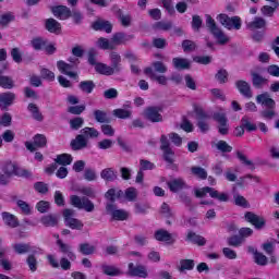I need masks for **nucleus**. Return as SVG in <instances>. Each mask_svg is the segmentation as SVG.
Here are the masks:
<instances>
[{
  "label": "nucleus",
  "mask_w": 279,
  "mask_h": 279,
  "mask_svg": "<svg viewBox=\"0 0 279 279\" xmlns=\"http://www.w3.org/2000/svg\"><path fill=\"white\" fill-rule=\"evenodd\" d=\"M205 19H206L205 23L208 32H210L214 35L216 40H218L219 45H226L227 43H230V38L226 36V33H223L221 28H219V26L217 25V22H215V19H213L210 14H206Z\"/></svg>",
  "instance_id": "nucleus-1"
},
{
  "label": "nucleus",
  "mask_w": 279,
  "mask_h": 279,
  "mask_svg": "<svg viewBox=\"0 0 279 279\" xmlns=\"http://www.w3.org/2000/svg\"><path fill=\"white\" fill-rule=\"evenodd\" d=\"M70 204L78 210H85V213H95V203H93V201L86 196L80 197L77 195H72L70 196Z\"/></svg>",
  "instance_id": "nucleus-2"
},
{
  "label": "nucleus",
  "mask_w": 279,
  "mask_h": 279,
  "mask_svg": "<svg viewBox=\"0 0 279 279\" xmlns=\"http://www.w3.org/2000/svg\"><path fill=\"white\" fill-rule=\"evenodd\" d=\"M2 171L5 175L12 178V175H16L17 178H32V172L26 169H22L12 161H7L2 166Z\"/></svg>",
  "instance_id": "nucleus-3"
},
{
  "label": "nucleus",
  "mask_w": 279,
  "mask_h": 279,
  "mask_svg": "<svg viewBox=\"0 0 279 279\" xmlns=\"http://www.w3.org/2000/svg\"><path fill=\"white\" fill-rule=\"evenodd\" d=\"M213 119L218 123L217 130L221 136L230 134V123H228V116L223 111H216L213 113Z\"/></svg>",
  "instance_id": "nucleus-4"
},
{
  "label": "nucleus",
  "mask_w": 279,
  "mask_h": 279,
  "mask_svg": "<svg viewBox=\"0 0 279 279\" xmlns=\"http://www.w3.org/2000/svg\"><path fill=\"white\" fill-rule=\"evenodd\" d=\"M160 149L163 154V160L168 165H173V162H175V151L171 148V142H169L167 135L160 136Z\"/></svg>",
  "instance_id": "nucleus-5"
},
{
  "label": "nucleus",
  "mask_w": 279,
  "mask_h": 279,
  "mask_svg": "<svg viewBox=\"0 0 279 279\" xmlns=\"http://www.w3.org/2000/svg\"><path fill=\"white\" fill-rule=\"evenodd\" d=\"M195 195L196 197H206V195H209L211 199H218V202H228V194L221 193L210 186H205L201 190H196Z\"/></svg>",
  "instance_id": "nucleus-6"
},
{
  "label": "nucleus",
  "mask_w": 279,
  "mask_h": 279,
  "mask_svg": "<svg viewBox=\"0 0 279 279\" xmlns=\"http://www.w3.org/2000/svg\"><path fill=\"white\" fill-rule=\"evenodd\" d=\"M217 21L221 24L222 27L226 29H241L242 22L241 17L239 16H228V14L220 13L217 16Z\"/></svg>",
  "instance_id": "nucleus-7"
},
{
  "label": "nucleus",
  "mask_w": 279,
  "mask_h": 279,
  "mask_svg": "<svg viewBox=\"0 0 279 279\" xmlns=\"http://www.w3.org/2000/svg\"><path fill=\"white\" fill-rule=\"evenodd\" d=\"M75 215V210L73 209H64L63 210V219L66 228L71 230H84V222L77 218H73Z\"/></svg>",
  "instance_id": "nucleus-8"
},
{
  "label": "nucleus",
  "mask_w": 279,
  "mask_h": 279,
  "mask_svg": "<svg viewBox=\"0 0 279 279\" xmlns=\"http://www.w3.org/2000/svg\"><path fill=\"white\" fill-rule=\"evenodd\" d=\"M195 114H196V125L201 130L202 134H206L210 131V124H208V119H210V116L204 111L202 108H195Z\"/></svg>",
  "instance_id": "nucleus-9"
},
{
  "label": "nucleus",
  "mask_w": 279,
  "mask_h": 279,
  "mask_svg": "<svg viewBox=\"0 0 279 279\" xmlns=\"http://www.w3.org/2000/svg\"><path fill=\"white\" fill-rule=\"evenodd\" d=\"M244 219L245 221H247V223H251V226H254L255 230H263V228L267 226V220H265V217L258 216L252 211H247L244 215Z\"/></svg>",
  "instance_id": "nucleus-10"
},
{
  "label": "nucleus",
  "mask_w": 279,
  "mask_h": 279,
  "mask_svg": "<svg viewBox=\"0 0 279 279\" xmlns=\"http://www.w3.org/2000/svg\"><path fill=\"white\" fill-rule=\"evenodd\" d=\"M107 215H111L116 221H125L128 219V211L124 209H117V205L113 203H107L106 205Z\"/></svg>",
  "instance_id": "nucleus-11"
},
{
  "label": "nucleus",
  "mask_w": 279,
  "mask_h": 279,
  "mask_svg": "<svg viewBox=\"0 0 279 279\" xmlns=\"http://www.w3.org/2000/svg\"><path fill=\"white\" fill-rule=\"evenodd\" d=\"M25 147L28 151H36V148L38 147L39 149H43V147H47V136L44 134H36L33 137V143L32 142H25Z\"/></svg>",
  "instance_id": "nucleus-12"
},
{
  "label": "nucleus",
  "mask_w": 279,
  "mask_h": 279,
  "mask_svg": "<svg viewBox=\"0 0 279 279\" xmlns=\"http://www.w3.org/2000/svg\"><path fill=\"white\" fill-rule=\"evenodd\" d=\"M57 68L63 75H68V77H72L73 80H77L78 75L75 72L76 65L73 63H66L63 60L57 62Z\"/></svg>",
  "instance_id": "nucleus-13"
},
{
  "label": "nucleus",
  "mask_w": 279,
  "mask_h": 279,
  "mask_svg": "<svg viewBox=\"0 0 279 279\" xmlns=\"http://www.w3.org/2000/svg\"><path fill=\"white\" fill-rule=\"evenodd\" d=\"M160 110V107H148L144 110V118L150 123H162Z\"/></svg>",
  "instance_id": "nucleus-14"
},
{
  "label": "nucleus",
  "mask_w": 279,
  "mask_h": 279,
  "mask_svg": "<svg viewBox=\"0 0 279 279\" xmlns=\"http://www.w3.org/2000/svg\"><path fill=\"white\" fill-rule=\"evenodd\" d=\"M260 73H263V68H254L251 70L252 85L254 88H263V86L269 82L267 78L260 75Z\"/></svg>",
  "instance_id": "nucleus-15"
},
{
  "label": "nucleus",
  "mask_w": 279,
  "mask_h": 279,
  "mask_svg": "<svg viewBox=\"0 0 279 279\" xmlns=\"http://www.w3.org/2000/svg\"><path fill=\"white\" fill-rule=\"evenodd\" d=\"M235 88L239 90L240 95L246 99H252V97H254V94L252 93V85H250L247 81H235Z\"/></svg>",
  "instance_id": "nucleus-16"
},
{
  "label": "nucleus",
  "mask_w": 279,
  "mask_h": 279,
  "mask_svg": "<svg viewBox=\"0 0 279 279\" xmlns=\"http://www.w3.org/2000/svg\"><path fill=\"white\" fill-rule=\"evenodd\" d=\"M129 276L132 278H147V268L143 265H134V263L129 264V270H128Z\"/></svg>",
  "instance_id": "nucleus-17"
},
{
  "label": "nucleus",
  "mask_w": 279,
  "mask_h": 279,
  "mask_svg": "<svg viewBox=\"0 0 279 279\" xmlns=\"http://www.w3.org/2000/svg\"><path fill=\"white\" fill-rule=\"evenodd\" d=\"M51 12L56 19H60V21H66V19H71V9L66 5H57L51 8Z\"/></svg>",
  "instance_id": "nucleus-18"
},
{
  "label": "nucleus",
  "mask_w": 279,
  "mask_h": 279,
  "mask_svg": "<svg viewBox=\"0 0 279 279\" xmlns=\"http://www.w3.org/2000/svg\"><path fill=\"white\" fill-rule=\"evenodd\" d=\"M14 99H16V94L12 92L0 94V110H8L14 104Z\"/></svg>",
  "instance_id": "nucleus-19"
},
{
  "label": "nucleus",
  "mask_w": 279,
  "mask_h": 279,
  "mask_svg": "<svg viewBox=\"0 0 279 279\" xmlns=\"http://www.w3.org/2000/svg\"><path fill=\"white\" fill-rule=\"evenodd\" d=\"M256 102L265 106L266 109H276V100L271 98L269 93L265 92L256 96Z\"/></svg>",
  "instance_id": "nucleus-20"
},
{
  "label": "nucleus",
  "mask_w": 279,
  "mask_h": 279,
  "mask_svg": "<svg viewBox=\"0 0 279 279\" xmlns=\"http://www.w3.org/2000/svg\"><path fill=\"white\" fill-rule=\"evenodd\" d=\"M256 102L265 106L266 109H276V100L271 98L269 93L265 92L256 96Z\"/></svg>",
  "instance_id": "nucleus-21"
},
{
  "label": "nucleus",
  "mask_w": 279,
  "mask_h": 279,
  "mask_svg": "<svg viewBox=\"0 0 279 279\" xmlns=\"http://www.w3.org/2000/svg\"><path fill=\"white\" fill-rule=\"evenodd\" d=\"M111 40L114 47H119V45H128L130 40H134V35H128L123 32H119L112 35Z\"/></svg>",
  "instance_id": "nucleus-22"
},
{
  "label": "nucleus",
  "mask_w": 279,
  "mask_h": 279,
  "mask_svg": "<svg viewBox=\"0 0 279 279\" xmlns=\"http://www.w3.org/2000/svg\"><path fill=\"white\" fill-rule=\"evenodd\" d=\"M267 27V20L260 16H255L253 21L246 23V29L256 32V29H265Z\"/></svg>",
  "instance_id": "nucleus-23"
},
{
  "label": "nucleus",
  "mask_w": 279,
  "mask_h": 279,
  "mask_svg": "<svg viewBox=\"0 0 279 279\" xmlns=\"http://www.w3.org/2000/svg\"><path fill=\"white\" fill-rule=\"evenodd\" d=\"M57 245L59 247V252L68 256L69 260H76L77 256L73 253V247L71 245L63 243L60 239L57 240Z\"/></svg>",
  "instance_id": "nucleus-24"
},
{
  "label": "nucleus",
  "mask_w": 279,
  "mask_h": 279,
  "mask_svg": "<svg viewBox=\"0 0 279 279\" xmlns=\"http://www.w3.org/2000/svg\"><path fill=\"white\" fill-rule=\"evenodd\" d=\"M40 223L45 226V228H56L60 223V216L57 214H48L40 218Z\"/></svg>",
  "instance_id": "nucleus-25"
},
{
  "label": "nucleus",
  "mask_w": 279,
  "mask_h": 279,
  "mask_svg": "<svg viewBox=\"0 0 279 279\" xmlns=\"http://www.w3.org/2000/svg\"><path fill=\"white\" fill-rule=\"evenodd\" d=\"M173 236H178V234H171L165 229H159L155 232L156 241H161L165 243H175V239H173Z\"/></svg>",
  "instance_id": "nucleus-26"
},
{
  "label": "nucleus",
  "mask_w": 279,
  "mask_h": 279,
  "mask_svg": "<svg viewBox=\"0 0 279 279\" xmlns=\"http://www.w3.org/2000/svg\"><path fill=\"white\" fill-rule=\"evenodd\" d=\"M45 29L50 34H60V32H62V24H60L56 19L50 17L45 20Z\"/></svg>",
  "instance_id": "nucleus-27"
},
{
  "label": "nucleus",
  "mask_w": 279,
  "mask_h": 279,
  "mask_svg": "<svg viewBox=\"0 0 279 279\" xmlns=\"http://www.w3.org/2000/svg\"><path fill=\"white\" fill-rule=\"evenodd\" d=\"M70 145L74 151H80L81 149H86V147H88V142L84 135L78 134L74 140L71 141Z\"/></svg>",
  "instance_id": "nucleus-28"
},
{
  "label": "nucleus",
  "mask_w": 279,
  "mask_h": 279,
  "mask_svg": "<svg viewBox=\"0 0 279 279\" xmlns=\"http://www.w3.org/2000/svg\"><path fill=\"white\" fill-rule=\"evenodd\" d=\"M95 32H106V34H112V24L108 21L97 20L92 25Z\"/></svg>",
  "instance_id": "nucleus-29"
},
{
  "label": "nucleus",
  "mask_w": 279,
  "mask_h": 279,
  "mask_svg": "<svg viewBox=\"0 0 279 279\" xmlns=\"http://www.w3.org/2000/svg\"><path fill=\"white\" fill-rule=\"evenodd\" d=\"M1 216L3 223L7 225L8 228H19V226H21V223L19 222V218H16V216H14L13 214L3 211Z\"/></svg>",
  "instance_id": "nucleus-30"
},
{
  "label": "nucleus",
  "mask_w": 279,
  "mask_h": 279,
  "mask_svg": "<svg viewBox=\"0 0 279 279\" xmlns=\"http://www.w3.org/2000/svg\"><path fill=\"white\" fill-rule=\"evenodd\" d=\"M145 75H148L150 80L158 82L161 86H167V82L169 80L165 75H157L156 72H154V68H146L144 70Z\"/></svg>",
  "instance_id": "nucleus-31"
},
{
  "label": "nucleus",
  "mask_w": 279,
  "mask_h": 279,
  "mask_svg": "<svg viewBox=\"0 0 279 279\" xmlns=\"http://www.w3.org/2000/svg\"><path fill=\"white\" fill-rule=\"evenodd\" d=\"M172 64L174 69H178V71H186L191 69V61L186 58H173Z\"/></svg>",
  "instance_id": "nucleus-32"
},
{
  "label": "nucleus",
  "mask_w": 279,
  "mask_h": 279,
  "mask_svg": "<svg viewBox=\"0 0 279 279\" xmlns=\"http://www.w3.org/2000/svg\"><path fill=\"white\" fill-rule=\"evenodd\" d=\"M186 241H189L190 243H194V245H198L199 247L206 245L205 238L193 231H189L186 235Z\"/></svg>",
  "instance_id": "nucleus-33"
},
{
  "label": "nucleus",
  "mask_w": 279,
  "mask_h": 279,
  "mask_svg": "<svg viewBox=\"0 0 279 279\" xmlns=\"http://www.w3.org/2000/svg\"><path fill=\"white\" fill-rule=\"evenodd\" d=\"M95 71H96V73H99V75H107V76L114 75V73H117L112 69V66H110L106 63H101V62L96 64Z\"/></svg>",
  "instance_id": "nucleus-34"
},
{
  "label": "nucleus",
  "mask_w": 279,
  "mask_h": 279,
  "mask_svg": "<svg viewBox=\"0 0 279 279\" xmlns=\"http://www.w3.org/2000/svg\"><path fill=\"white\" fill-rule=\"evenodd\" d=\"M109 58L111 60V68L117 72L121 73V54L118 52H110Z\"/></svg>",
  "instance_id": "nucleus-35"
},
{
  "label": "nucleus",
  "mask_w": 279,
  "mask_h": 279,
  "mask_svg": "<svg viewBox=\"0 0 279 279\" xmlns=\"http://www.w3.org/2000/svg\"><path fill=\"white\" fill-rule=\"evenodd\" d=\"M94 114V119L97 123H110V117H108V112L100 110V109H96L93 112Z\"/></svg>",
  "instance_id": "nucleus-36"
},
{
  "label": "nucleus",
  "mask_w": 279,
  "mask_h": 279,
  "mask_svg": "<svg viewBox=\"0 0 279 279\" xmlns=\"http://www.w3.org/2000/svg\"><path fill=\"white\" fill-rule=\"evenodd\" d=\"M0 86L7 90H12L14 88V80L10 76L3 75V71L0 70Z\"/></svg>",
  "instance_id": "nucleus-37"
},
{
  "label": "nucleus",
  "mask_w": 279,
  "mask_h": 279,
  "mask_svg": "<svg viewBox=\"0 0 279 279\" xmlns=\"http://www.w3.org/2000/svg\"><path fill=\"white\" fill-rule=\"evenodd\" d=\"M81 135L88 142L89 138H99V131L95 128L85 126L81 130Z\"/></svg>",
  "instance_id": "nucleus-38"
},
{
  "label": "nucleus",
  "mask_w": 279,
  "mask_h": 279,
  "mask_svg": "<svg viewBox=\"0 0 279 279\" xmlns=\"http://www.w3.org/2000/svg\"><path fill=\"white\" fill-rule=\"evenodd\" d=\"M13 250L15 252V254H29V252H32V244L31 243H16L13 244Z\"/></svg>",
  "instance_id": "nucleus-39"
},
{
  "label": "nucleus",
  "mask_w": 279,
  "mask_h": 279,
  "mask_svg": "<svg viewBox=\"0 0 279 279\" xmlns=\"http://www.w3.org/2000/svg\"><path fill=\"white\" fill-rule=\"evenodd\" d=\"M100 178L105 180V182H114V180H117V172H114L112 168H107L100 172Z\"/></svg>",
  "instance_id": "nucleus-40"
},
{
  "label": "nucleus",
  "mask_w": 279,
  "mask_h": 279,
  "mask_svg": "<svg viewBox=\"0 0 279 279\" xmlns=\"http://www.w3.org/2000/svg\"><path fill=\"white\" fill-rule=\"evenodd\" d=\"M27 110L31 112L35 121H43V119H45V117H43V113L40 112V109L36 104H33V102L28 104Z\"/></svg>",
  "instance_id": "nucleus-41"
},
{
  "label": "nucleus",
  "mask_w": 279,
  "mask_h": 279,
  "mask_svg": "<svg viewBox=\"0 0 279 279\" xmlns=\"http://www.w3.org/2000/svg\"><path fill=\"white\" fill-rule=\"evenodd\" d=\"M95 250H96L95 245H92L88 242L81 243L78 245V252L81 254H83V256H90V255L95 254Z\"/></svg>",
  "instance_id": "nucleus-42"
},
{
  "label": "nucleus",
  "mask_w": 279,
  "mask_h": 279,
  "mask_svg": "<svg viewBox=\"0 0 279 279\" xmlns=\"http://www.w3.org/2000/svg\"><path fill=\"white\" fill-rule=\"evenodd\" d=\"M95 82L93 81H82L78 84V88L82 93H85L86 95H90L93 90H95Z\"/></svg>",
  "instance_id": "nucleus-43"
},
{
  "label": "nucleus",
  "mask_w": 279,
  "mask_h": 279,
  "mask_svg": "<svg viewBox=\"0 0 279 279\" xmlns=\"http://www.w3.org/2000/svg\"><path fill=\"white\" fill-rule=\"evenodd\" d=\"M167 185L170 189L171 193H178V191H182V189H184V180L174 179L168 182Z\"/></svg>",
  "instance_id": "nucleus-44"
},
{
  "label": "nucleus",
  "mask_w": 279,
  "mask_h": 279,
  "mask_svg": "<svg viewBox=\"0 0 279 279\" xmlns=\"http://www.w3.org/2000/svg\"><path fill=\"white\" fill-rule=\"evenodd\" d=\"M97 46L104 50L112 51L116 49V46H114V43L112 41V39L109 41L108 38H105V37L98 38Z\"/></svg>",
  "instance_id": "nucleus-45"
},
{
  "label": "nucleus",
  "mask_w": 279,
  "mask_h": 279,
  "mask_svg": "<svg viewBox=\"0 0 279 279\" xmlns=\"http://www.w3.org/2000/svg\"><path fill=\"white\" fill-rule=\"evenodd\" d=\"M195 269V260L193 259H181L180 260V266H179V271L183 274L184 271H191Z\"/></svg>",
  "instance_id": "nucleus-46"
},
{
  "label": "nucleus",
  "mask_w": 279,
  "mask_h": 279,
  "mask_svg": "<svg viewBox=\"0 0 279 279\" xmlns=\"http://www.w3.org/2000/svg\"><path fill=\"white\" fill-rule=\"evenodd\" d=\"M102 274L106 276H121L123 272L117 266L102 265Z\"/></svg>",
  "instance_id": "nucleus-47"
},
{
  "label": "nucleus",
  "mask_w": 279,
  "mask_h": 279,
  "mask_svg": "<svg viewBox=\"0 0 279 279\" xmlns=\"http://www.w3.org/2000/svg\"><path fill=\"white\" fill-rule=\"evenodd\" d=\"M112 114L117 119H132V110L130 109H114Z\"/></svg>",
  "instance_id": "nucleus-48"
},
{
  "label": "nucleus",
  "mask_w": 279,
  "mask_h": 279,
  "mask_svg": "<svg viewBox=\"0 0 279 279\" xmlns=\"http://www.w3.org/2000/svg\"><path fill=\"white\" fill-rule=\"evenodd\" d=\"M241 124H242V128L246 130V132H256V130H258V126L252 123V121H250V118L247 116H244L241 119Z\"/></svg>",
  "instance_id": "nucleus-49"
},
{
  "label": "nucleus",
  "mask_w": 279,
  "mask_h": 279,
  "mask_svg": "<svg viewBox=\"0 0 279 279\" xmlns=\"http://www.w3.org/2000/svg\"><path fill=\"white\" fill-rule=\"evenodd\" d=\"M31 45L35 49V51H40L41 49H45V47H47V39L43 37H36L31 41Z\"/></svg>",
  "instance_id": "nucleus-50"
},
{
  "label": "nucleus",
  "mask_w": 279,
  "mask_h": 279,
  "mask_svg": "<svg viewBox=\"0 0 279 279\" xmlns=\"http://www.w3.org/2000/svg\"><path fill=\"white\" fill-rule=\"evenodd\" d=\"M126 202H136L138 198V190L136 187H129L124 191Z\"/></svg>",
  "instance_id": "nucleus-51"
},
{
  "label": "nucleus",
  "mask_w": 279,
  "mask_h": 279,
  "mask_svg": "<svg viewBox=\"0 0 279 279\" xmlns=\"http://www.w3.org/2000/svg\"><path fill=\"white\" fill-rule=\"evenodd\" d=\"M57 165H62L63 167H66V165H71L73 162V156L69 154H61L58 155L56 158Z\"/></svg>",
  "instance_id": "nucleus-52"
},
{
  "label": "nucleus",
  "mask_w": 279,
  "mask_h": 279,
  "mask_svg": "<svg viewBox=\"0 0 279 279\" xmlns=\"http://www.w3.org/2000/svg\"><path fill=\"white\" fill-rule=\"evenodd\" d=\"M243 238L241 235H231L227 239V244L230 247H241L243 245Z\"/></svg>",
  "instance_id": "nucleus-53"
},
{
  "label": "nucleus",
  "mask_w": 279,
  "mask_h": 279,
  "mask_svg": "<svg viewBox=\"0 0 279 279\" xmlns=\"http://www.w3.org/2000/svg\"><path fill=\"white\" fill-rule=\"evenodd\" d=\"M191 172L196 178H199V180H206V178H208V172L206 171V169L202 167H197V166L192 167Z\"/></svg>",
  "instance_id": "nucleus-54"
},
{
  "label": "nucleus",
  "mask_w": 279,
  "mask_h": 279,
  "mask_svg": "<svg viewBox=\"0 0 279 279\" xmlns=\"http://www.w3.org/2000/svg\"><path fill=\"white\" fill-rule=\"evenodd\" d=\"M26 264L28 266V269L34 274V271H37L38 269V258H36V255L29 254L26 258Z\"/></svg>",
  "instance_id": "nucleus-55"
},
{
  "label": "nucleus",
  "mask_w": 279,
  "mask_h": 279,
  "mask_svg": "<svg viewBox=\"0 0 279 279\" xmlns=\"http://www.w3.org/2000/svg\"><path fill=\"white\" fill-rule=\"evenodd\" d=\"M229 75L230 74L228 73V70L220 69L215 74V80H217V82H219L220 84H227Z\"/></svg>",
  "instance_id": "nucleus-56"
},
{
  "label": "nucleus",
  "mask_w": 279,
  "mask_h": 279,
  "mask_svg": "<svg viewBox=\"0 0 279 279\" xmlns=\"http://www.w3.org/2000/svg\"><path fill=\"white\" fill-rule=\"evenodd\" d=\"M118 17H119L121 25H123V27H130V25H132V15H130V14L125 15V14H123V12L121 10H119Z\"/></svg>",
  "instance_id": "nucleus-57"
},
{
  "label": "nucleus",
  "mask_w": 279,
  "mask_h": 279,
  "mask_svg": "<svg viewBox=\"0 0 279 279\" xmlns=\"http://www.w3.org/2000/svg\"><path fill=\"white\" fill-rule=\"evenodd\" d=\"M260 117L266 121H272V119L278 117V112H276V109H264L260 111Z\"/></svg>",
  "instance_id": "nucleus-58"
},
{
  "label": "nucleus",
  "mask_w": 279,
  "mask_h": 279,
  "mask_svg": "<svg viewBox=\"0 0 279 279\" xmlns=\"http://www.w3.org/2000/svg\"><path fill=\"white\" fill-rule=\"evenodd\" d=\"M254 262L256 263V265L265 267L269 263V259L263 253L255 252Z\"/></svg>",
  "instance_id": "nucleus-59"
},
{
  "label": "nucleus",
  "mask_w": 279,
  "mask_h": 279,
  "mask_svg": "<svg viewBox=\"0 0 279 279\" xmlns=\"http://www.w3.org/2000/svg\"><path fill=\"white\" fill-rule=\"evenodd\" d=\"M276 10H278V7L276 5H264L260 8V12L263 14V16H267L269 19H271V16H274V14L276 13Z\"/></svg>",
  "instance_id": "nucleus-60"
},
{
  "label": "nucleus",
  "mask_w": 279,
  "mask_h": 279,
  "mask_svg": "<svg viewBox=\"0 0 279 279\" xmlns=\"http://www.w3.org/2000/svg\"><path fill=\"white\" fill-rule=\"evenodd\" d=\"M202 25H204V20H202V16L193 15L192 16V29H194V32H199L202 29Z\"/></svg>",
  "instance_id": "nucleus-61"
},
{
  "label": "nucleus",
  "mask_w": 279,
  "mask_h": 279,
  "mask_svg": "<svg viewBox=\"0 0 279 279\" xmlns=\"http://www.w3.org/2000/svg\"><path fill=\"white\" fill-rule=\"evenodd\" d=\"M154 29H161L162 32H169L171 27H173V24L171 22H165L160 21L154 24Z\"/></svg>",
  "instance_id": "nucleus-62"
},
{
  "label": "nucleus",
  "mask_w": 279,
  "mask_h": 279,
  "mask_svg": "<svg viewBox=\"0 0 279 279\" xmlns=\"http://www.w3.org/2000/svg\"><path fill=\"white\" fill-rule=\"evenodd\" d=\"M50 208H51V203L47 201H39L36 204V209L38 210V213H41V214L49 213Z\"/></svg>",
  "instance_id": "nucleus-63"
},
{
  "label": "nucleus",
  "mask_w": 279,
  "mask_h": 279,
  "mask_svg": "<svg viewBox=\"0 0 279 279\" xmlns=\"http://www.w3.org/2000/svg\"><path fill=\"white\" fill-rule=\"evenodd\" d=\"M84 125V118L77 117L70 120L71 130H80Z\"/></svg>",
  "instance_id": "nucleus-64"
}]
</instances>
